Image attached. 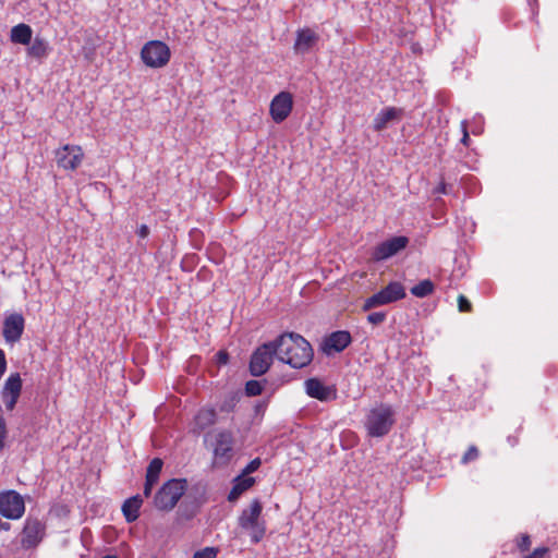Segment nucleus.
<instances>
[{"instance_id":"f257e3e1","label":"nucleus","mask_w":558,"mask_h":558,"mask_svg":"<svg viewBox=\"0 0 558 558\" xmlns=\"http://www.w3.org/2000/svg\"><path fill=\"white\" fill-rule=\"evenodd\" d=\"M277 359L293 368L307 366L314 356L310 342L299 333L284 332L275 341Z\"/></svg>"},{"instance_id":"f03ea898","label":"nucleus","mask_w":558,"mask_h":558,"mask_svg":"<svg viewBox=\"0 0 558 558\" xmlns=\"http://www.w3.org/2000/svg\"><path fill=\"white\" fill-rule=\"evenodd\" d=\"M262 512L260 500L254 499L238 518L239 526L248 533L252 544H258L266 534V522L262 520Z\"/></svg>"},{"instance_id":"7ed1b4c3","label":"nucleus","mask_w":558,"mask_h":558,"mask_svg":"<svg viewBox=\"0 0 558 558\" xmlns=\"http://www.w3.org/2000/svg\"><path fill=\"white\" fill-rule=\"evenodd\" d=\"M395 414L392 407L387 403H379L372 408L364 422L367 435L371 437L386 436L396 422Z\"/></svg>"},{"instance_id":"20e7f679","label":"nucleus","mask_w":558,"mask_h":558,"mask_svg":"<svg viewBox=\"0 0 558 558\" xmlns=\"http://www.w3.org/2000/svg\"><path fill=\"white\" fill-rule=\"evenodd\" d=\"M186 487L187 481L185 478L169 480L156 493L154 498L155 507L162 511L172 510L184 495Z\"/></svg>"},{"instance_id":"39448f33","label":"nucleus","mask_w":558,"mask_h":558,"mask_svg":"<svg viewBox=\"0 0 558 558\" xmlns=\"http://www.w3.org/2000/svg\"><path fill=\"white\" fill-rule=\"evenodd\" d=\"M211 437V447L214 454V465L226 466L230 463L233 458L234 450V436L231 430L221 429L208 434L207 437Z\"/></svg>"},{"instance_id":"423d86ee","label":"nucleus","mask_w":558,"mask_h":558,"mask_svg":"<svg viewBox=\"0 0 558 558\" xmlns=\"http://www.w3.org/2000/svg\"><path fill=\"white\" fill-rule=\"evenodd\" d=\"M171 51L168 45L161 40H150L141 50V58L148 68L159 69L168 64Z\"/></svg>"},{"instance_id":"0eeeda50","label":"nucleus","mask_w":558,"mask_h":558,"mask_svg":"<svg viewBox=\"0 0 558 558\" xmlns=\"http://www.w3.org/2000/svg\"><path fill=\"white\" fill-rule=\"evenodd\" d=\"M405 298V289L399 281H392L384 289L367 298L362 306L363 311L390 304Z\"/></svg>"},{"instance_id":"6e6552de","label":"nucleus","mask_w":558,"mask_h":558,"mask_svg":"<svg viewBox=\"0 0 558 558\" xmlns=\"http://www.w3.org/2000/svg\"><path fill=\"white\" fill-rule=\"evenodd\" d=\"M274 356L277 357L275 342H266L259 345L252 354L250 361V373L252 376L259 377L270 367Z\"/></svg>"},{"instance_id":"1a4fd4ad","label":"nucleus","mask_w":558,"mask_h":558,"mask_svg":"<svg viewBox=\"0 0 558 558\" xmlns=\"http://www.w3.org/2000/svg\"><path fill=\"white\" fill-rule=\"evenodd\" d=\"M25 512L23 497L15 490L0 493V513L10 520H17Z\"/></svg>"},{"instance_id":"9d476101","label":"nucleus","mask_w":558,"mask_h":558,"mask_svg":"<svg viewBox=\"0 0 558 558\" xmlns=\"http://www.w3.org/2000/svg\"><path fill=\"white\" fill-rule=\"evenodd\" d=\"M23 381L19 373H12L5 379L0 391L7 411H13L22 392Z\"/></svg>"},{"instance_id":"9b49d317","label":"nucleus","mask_w":558,"mask_h":558,"mask_svg":"<svg viewBox=\"0 0 558 558\" xmlns=\"http://www.w3.org/2000/svg\"><path fill=\"white\" fill-rule=\"evenodd\" d=\"M25 328V319L21 313H11L3 320L2 335L7 343L17 342Z\"/></svg>"},{"instance_id":"f8f14e48","label":"nucleus","mask_w":558,"mask_h":558,"mask_svg":"<svg viewBox=\"0 0 558 558\" xmlns=\"http://www.w3.org/2000/svg\"><path fill=\"white\" fill-rule=\"evenodd\" d=\"M409 243V239L403 235L393 236L378 244L373 252L375 260L387 259L400 251L404 250Z\"/></svg>"},{"instance_id":"ddd939ff","label":"nucleus","mask_w":558,"mask_h":558,"mask_svg":"<svg viewBox=\"0 0 558 558\" xmlns=\"http://www.w3.org/2000/svg\"><path fill=\"white\" fill-rule=\"evenodd\" d=\"M292 95L288 92H281L274 97L270 102V116L276 123L284 121L292 111Z\"/></svg>"},{"instance_id":"4468645a","label":"nucleus","mask_w":558,"mask_h":558,"mask_svg":"<svg viewBox=\"0 0 558 558\" xmlns=\"http://www.w3.org/2000/svg\"><path fill=\"white\" fill-rule=\"evenodd\" d=\"M45 533L44 524L34 518H27L22 531L21 544L24 548H32L38 545Z\"/></svg>"},{"instance_id":"2eb2a0df","label":"nucleus","mask_w":558,"mask_h":558,"mask_svg":"<svg viewBox=\"0 0 558 558\" xmlns=\"http://www.w3.org/2000/svg\"><path fill=\"white\" fill-rule=\"evenodd\" d=\"M352 341V337L347 330H338L327 336L322 345V350L327 355L342 352Z\"/></svg>"},{"instance_id":"dca6fc26","label":"nucleus","mask_w":558,"mask_h":558,"mask_svg":"<svg viewBox=\"0 0 558 558\" xmlns=\"http://www.w3.org/2000/svg\"><path fill=\"white\" fill-rule=\"evenodd\" d=\"M403 110L397 107H387L380 110L373 121V129L380 132L387 129L390 124L399 122L402 118Z\"/></svg>"},{"instance_id":"f3484780","label":"nucleus","mask_w":558,"mask_h":558,"mask_svg":"<svg viewBox=\"0 0 558 558\" xmlns=\"http://www.w3.org/2000/svg\"><path fill=\"white\" fill-rule=\"evenodd\" d=\"M319 36L313 29L305 27L296 32V39L293 46L295 53H307L318 41Z\"/></svg>"},{"instance_id":"a211bd4d","label":"nucleus","mask_w":558,"mask_h":558,"mask_svg":"<svg viewBox=\"0 0 558 558\" xmlns=\"http://www.w3.org/2000/svg\"><path fill=\"white\" fill-rule=\"evenodd\" d=\"M306 393L320 401H327L331 395L329 387H326L319 379L310 378L305 381Z\"/></svg>"},{"instance_id":"6ab92c4d","label":"nucleus","mask_w":558,"mask_h":558,"mask_svg":"<svg viewBox=\"0 0 558 558\" xmlns=\"http://www.w3.org/2000/svg\"><path fill=\"white\" fill-rule=\"evenodd\" d=\"M255 483V480L250 476L239 475L234 478L233 486L228 494V501L234 502L240 496L250 489Z\"/></svg>"},{"instance_id":"aec40b11","label":"nucleus","mask_w":558,"mask_h":558,"mask_svg":"<svg viewBox=\"0 0 558 558\" xmlns=\"http://www.w3.org/2000/svg\"><path fill=\"white\" fill-rule=\"evenodd\" d=\"M142 502L143 500L138 495L133 496L123 502L122 512L126 522L131 523L137 520Z\"/></svg>"},{"instance_id":"412c9836","label":"nucleus","mask_w":558,"mask_h":558,"mask_svg":"<svg viewBox=\"0 0 558 558\" xmlns=\"http://www.w3.org/2000/svg\"><path fill=\"white\" fill-rule=\"evenodd\" d=\"M32 28L29 25L21 23L12 27L11 41L15 44L28 45L32 40Z\"/></svg>"},{"instance_id":"4be33fe9","label":"nucleus","mask_w":558,"mask_h":558,"mask_svg":"<svg viewBox=\"0 0 558 558\" xmlns=\"http://www.w3.org/2000/svg\"><path fill=\"white\" fill-rule=\"evenodd\" d=\"M82 36L85 40V45L83 46L85 58L92 59L95 53V49L99 46L101 39L94 31H84Z\"/></svg>"},{"instance_id":"5701e85b","label":"nucleus","mask_w":558,"mask_h":558,"mask_svg":"<svg viewBox=\"0 0 558 558\" xmlns=\"http://www.w3.org/2000/svg\"><path fill=\"white\" fill-rule=\"evenodd\" d=\"M217 421V413L211 408L202 409L195 416V424L199 429L214 425Z\"/></svg>"},{"instance_id":"b1692460","label":"nucleus","mask_w":558,"mask_h":558,"mask_svg":"<svg viewBox=\"0 0 558 558\" xmlns=\"http://www.w3.org/2000/svg\"><path fill=\"white\" fill-rule=\"evenodd\" d=\"M48 45L43 38L36 37L27 49L29 57L35 59H41L47 56Z\"/></svg>"},{"instance_id":"393cba45","label":"nucleus","mask_w":558,"mask_h":558,"mask_svg":"<svg viewBox=\"0 0 558 558\" xmlns=\"http://www.w3.org/2000/svg\"><path fill=\"white\" fill-rule=\"evenodd\" d=\"M435 284L430 279L420 281L411 288V293L416 298H425L434 292Z\"/></svg>"},{"instance_id":"a878e982","label":"nucleus","mask_w":558,"mask_h":558,"mask_svg":"<svg viewBox=\"0 0 558 558\" xmlns=\"http://www.w3.org/2000/svg\"><path fill=\"white\" fill-rule=\"evenodd\" d=\"M162 465L163 461L160 458H154L147 466L146 478L158 482Z\"/></svg>"},{"instance_id":"bb28decb","label":"nucleus","mask_w":558,"mask_h":558,"mask_svg":"<svg viewBox=\"0 0 558 558\" xmlns=\"http://www.w3.org/2000/svg\"><path fill=\"white\" fill-rule=\"evenodd\" d=\"M245 392L250 397L259 396L263 392V384L259 380L251 379L245 384Z\"/></svg>"},{"instance_id":"cd10ccee","label":"nucleus","mask_w":558,"mask_h":558,"mask_svg":"<svg viewBox=\"0 0 558 558\" xmlns=\"http://www.w3.org/2000/svg\"><path fill=\"white\" fill-rule=\"evenodd\" d=\"M70 149V145L65 144L61 149H58L56 153L57 162L59 167H62L63 169L70 168V159H68L66 151Z\"/></svg>"},{"instance_id":"c85d7f7f","label":"nucleus","mask_w":558,"mask_h":558,"mask_svg":"<svg viewBox=\"0 0 558 558\" xmlns=\"http://www.w3.org/2000/svg\"><path fill=\"white\" fill-rule=\"evenodd\" d=\"M531 537L529 534H521L517 538V547L521 553H525L531 547Z\"/></svg>"},{"instance_id":"c756f323","label":"nucleus","mask_w":558,"mask_h":558,"mask_svg":"<svg viewBox=\"0 0 558 558\" xmlns=\"http://www.w3.org/2000/svg\"><path fill=\"white\" fill-rule=\"evenodd\" d=\"M478 458V449L475 446H470L466 452L463 454L461 462L466 464Z\"/></svg>"},{"instance_id":"7c9ffc66","label":"nucleus","mask_w":558,"mask_h":558,"mask_svg":"<svg viewBox=\"0 0 558 558\" xmlns=\"http://www.w3.org/2000/svg\"><path fill=\"white\" fill-rule=\"evenodd\" d=\"M218 550L214 547H206L196 551L192 558H216Z\"/></svg>"},{"instance_id":"2f4dec72","label":"nucleus","mask_w":558,"mask_h":558,"mask_svg":"<svg viewBox=\"0 0 558 558\" xmlns=\"http://www.w3.org/2000/svg\"><path fill=\"white\" fill-rule=\"evenodd\" d=\"M386 319L385 312H374L367 315V322L373 325H380Z\"/></svg>"},{"instance_id":"473e14b6","label":"nucleus","mask_w":558,"mask_h":558,"mask_svg":"<svg viewBox=\"0 0 558 558\" xmlns=\"http://www.w3.org/2000/svg\"><path fill=\"white\" fill-rule=\"evenodd\" d=\"M83 158V151L80 146H72V170L75 169Z\"/></svg>"},{"instance_id":"72a5a7b5","label":"nucleus","mask_w":558,"mask_h":558,"mask_svg":"<svg viewBox=\"0 0 558 558\" xmlns=\"http://www.w3.org/2000/svg\"><path fill=\"white\" fill-rule=\"evenodd\" d=\"M260 464H262V461H260V459H259V458H255V459H253V460H252V461H251V462H250V463L244 468V470L242 471V474H241V475H242V476H245V475H247V474H251V473H253V472L257 471V470H258V468L260 466Z\"/></svg>"},{"instance_id":"f704fd0d","label":"nucleus","mask_w":558,"mask_h":558,"mask_svg":"<svg viewBox=\"0 0 558 558\" xmlns=\"http://www.w3.org/2000/svg\"><path fill=\"white\" fill-rule=\"evenodd\" d=\"M458 307L460 312L470 313L472 311L471 302L463 294L458 296Z\"/></svg>"},{"instance_id":"c9c22d12","label":"nucleus","mask_w":558,"mask_h":558,"mask_svg":"<svg viewBox=\"0 0 558 558\" xmlns=\"http://www.w3.org/2000/svg\"><path fill=\"white\" fill-rule=\"evenodd\" d=\"M549 553V548L546 546L535 548L531 554L524 556L523 558H546Z\"/></svg>"},{"instance_id":"e433bc0d","label":"nucleus","mask_w":558,"mask_h":558,"mask_svg":"<svg viewBox=\"0 0 558 558\" xmlns=\"http://www.w3.org/2000/svg\"><path fill=\"white\" fill-rule=\"evenodd\" d=\"M7 424L4 417L0 414V451L4 447V439L7 437Z\"/></svg>"},{"instance_id":"4c0bfd02","label":"nucleus","mask_w":558,"mask_h":558,"mask_svg":"<svg viewBox=\"0 0 558 558\" xmlns=\"http://www.w3.org/2000/svg\"><path fill=\"white\" fill-rule=\"evenodd\" d=\"M157 482L156 481H153V480H149V478H146L145 480V485H144V495L146 497H148L151 493V489L154 487V485L156 484Z\"/></svg>"},{"instance_id":"58836bf2","label":"nucleus","mask_w":558,"mask_h":558,"mask_svg":"<svg viewBox=\"0 0 558 558\" xmlns=\"http://www.w3.org/2000/svg\"><path fill=\"white\" fill-rule=\"evenodd\" d=\"M137 234L142 239L147 238L149 234V228L146 225H141L137 229Z\"/></svg>"},{"instance_id":"ea45409f","label":"nucleus","mask_w":558,"mask_h":558,"mask_svg":"<svg viewBox=\"0 0 558 558\" xmlns=\"http://www.w3.org/2000/svg\"><path fill=\"white\" fill-rule=\"evenodd\" d=\"M228 359H229V356H228V353H227V352H225V351H219V352L217 353V360H218V362H219L220 364H227Z\"/></svg>"},{"instance_id":"a19ab883","label":"nucleus","mask_w":558,"mask_h":558,"mask_svg":"<svg viewBox=\"0 0 558 558\" xmlns=\"http://www.w3.org/2000/svg\"><path fill=\"white\" fill-rule=\"evenodd\" d=\"M436 193L447 194V184L441 182L435 190Z\"/></svg>"},{"instance_id":"79ce46f5","label":"nucleus","mask_w":558,"mask_h":558,"mask_svg":"<svg viewBox=\"0 0 558 558\" xmlns=\"http://www.w3.org/2000/svg\"><path fill=\"white\" fill-rule=\"evenodd\" d=\"M469 141H470L469 133H468V131H466V126L463 124V137H462L461 142H462L464 145H468V144H469Z\"/></svg>"},{"instance_id":"37998d69","label":"nucleus","mask_w":558,"mask_h":558,"mask_svg":"<svg viewBox=\"0 0 558 558\" xmlns=\"http://www.w3.org/2000/svg\"><path fill=\"white\" fill-rule=\"evenodd\" d=\"M10 529V524L8 522H3L1 519H0V531L1 530H9Z\"/></svg>"},{"instance_id":"c03bdc74","label":"nucleus","mask_w":558,"mask_h":558,"mask_svg":"<svg viewBox=\"0 0 558 558\" xmlns=\"http://www.w3.org/2000/svg\"><path fill=\"white\" fill-rule=\"evenodd\" d=\"M102 558H117V557H116V556H110V555H108V556H105V557H102Z\"/></svg>"}]
</instances>
